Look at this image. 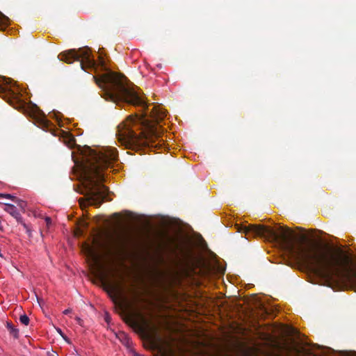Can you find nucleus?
Returning <instances> with one entry per match:
<instances>
[{"label": "nucleus", "mask_w": 356, "mask_h": 356, "mask_svg": "<svg viewBox=\"0 0 356 356\" xmlns=\"http://www.w3.org/2000/svg\"><path fill=\"white\" fill-rule=\"evenodd\" d=\"M240 232L276 242L295 260L312 266L326 281L341 282L356 289V271L348 270L349 257L340 248H319L307 243L305 234H296L287 227L250 225Z\"/></svg>", "instance_id": "f257e3e1"}, {"label": "nucleus", "mask_w": 356, "mask_h": 356, "mask_svg": "<svg viewBox=\"0 0 356 356\" xmlns=\"http://www.w3.org/2000/svg\"><path fill=\"white\" fill-rule=\"evenodd\" d=\"M96 84L102 90V97L116 104L127 103L140 107V113L131 116L118 126L117 136L119 141L127 147L155 146V139L161 134L156 124L166 116L165 111L154 106L149 110V104L134 89L126 84V78L112 71L93 76Z\"/></svg>", "instance_id": "f03ea898"}, {"label": "nucleus", "mask_w": 356, "mask_h": 356, "mask_svg": "<svg viewBox=\"0 0 356 356\" xmlns=\"http://www.w3.org/2000/svg\"><path fill=\"white\" fill-rule=\"evenodd\" d=\"M84 156L81 175L84 195L90 204L99 207L104 201L111 200L108 198V188L102 184L104 179L102 170L118 160V152L109 147L99 151L88 147Z\"/></svg>", "instance_id": "7ed1b4c3"}, {"label": "nucleus", "mask_w": 356, "mask_h": 356, "mask_svg": "<svg viewBox=\"0 0 356 356\" xmlns=\"http://www.w3.org/2000/svg\"><path fill=\"white\" fill-rule=\"evenodd\" d=\"M58 58L67 63H72L77 60L80 62L81 69L86 72L94 70L96 72L97 64L91 55L90 49L88 47L72 49L60 53Z\"/></svg>", "instance_id": "20e7f679"}, {"label": "nucleus", "mask_w": 356, "mask_h": 356, "mask_svg": "<svg viewBox=\"0 0 356 356\" xmlns=\"http://www.w3.org/2000/svg\"><path fill=\"white\" fill-rule=\"evenodd\" d=\"M99 277L113 301L118 302L119 299H124V301H127L124 297V290L120 283L109 281L104 273H101Z\"/></svg>", "instance_id": "39448f33"}, {"label": "nucleus", "mask_w": 356, "mask_h": 356, "mask_svg": "<svg viewBox=\"0 0 356 356\" xmlns=\"http://www.w3.org/2000/svg\"><path fill=\"white\" fill-rule=\"evenodd\" d=\"M138 317L139 319H138L134 315L129 314L126 315L124 321L127 323H129L133 327L138 330L139 332L142 334H148L152 330L149 323L143 316L138 315Z\"/></svg>", "instance_id": "423d86ee"}, {"label": "nucleus", "mask_w": 356, "mask_h": 356, "mask_svg": "<svg viewBox=\"0 0 356 356\" xmlns=\"http://www.w3.org/2000/svg\"><path fill=\"white\" fill-rule=\"evenodd\" d=\"M0 93H8L13 97L17 95L16 92L11 88L10 79L0 76Z\"/></svg>", "instance_id": "0eeeda50"}, {"label": "nucleus", "mask_w": 356, "mask_h": 356, "mask_svg": "<svg viewBox=\"0 0 356 356\" xmlns=\"http://www.w3.org/2000/svg\"><path fill=\"white\" fill-rule=\"evenodd\" d=\"M5 208L4 211L10 214L13 217H14L17 221H20L22 220V216L20 213L18 212L17 208L10 204H4Z\"/></svg>", "instance_id": "6e6552de"}, {"label": "nucleus", "mask_w": 356, "mask_h": 356, "mask_svg": "<svg viewBox=\"0 0 356 356\" xmlns=\"http://www.w3.org/2000/svg\"><path fill=\"white\" fill-rule=\"evenodd\" d=\"M6 327L9 330L10 334L15 339L19 337V330L14 327L11 323L7 322Z\"/></svg>", "instance_id": "1a4fd4ad"}, {"label": "nucleus", "mask_w": 356, "mask_h": 356, "mask_svg": "<svg viewBox=\"0 0 356 356\" xmlns=\"http://www.w3.org/2000/svg\"><path fill=\"white\" fill-rule=\"evenodd\" d=\"M9 19L0 12V29H3L8 23Z\"/></svg>", "instance_id": "9d476101"}, {"label": "nucleus", "mask_w": 356, "mask_h": 356, "mask_svg": "<svg viewBox=\"0 0 356 356\" xmlns=\"http://www.w3.org/2000/svg\"><path fill=\"white\" fill-rule=\"evenodd\" d=\"M19 319L22 324L27 325L29 323V318L26 314L21 315Z\"/></svg>", "instance_id": "9b49d317"}, {"label": "nucleus", "mask_w": 356, "mask_h": 356, "mask_svg": "<svg viewBox=\"0 0 356 356\" xmlns=\"http://www.w3.org/2000/svg\"><path fill=\"white\" fill-rule=\"evenodd\" d=\"M13 201H15L17 204L18 207H19L22 209L24 210V207L26 205V203L24 201L19 200L17 197Z\"/></svg>", "instance_id": "f8f14e48"}, {"label": "nucleus", "mask_w": 356, "mask_h": 356, "mask_svg": "<svg viewBox=\"0 0 356 356\" xmlns=\"http://www.w3.org/2000/svg\"><path fill=\"white\" fill-rule=\"evenodd\" d=\"M40 124L42 126V127H48L50 122L49 121L45 118L44 116H43L41 119H40Z\"/></svg>", "instance_id": "ddd939ff"}, {"label": "nucleus", "mask_w": 356, "mask_h": 356, "mask_svg": "<svg viewBox=\"0 0 356 356\" xmlns=\"http://www.w3.org/2000/svg\"><path fill=\"white\" fill-rule=\"evenodd\" d=\"M0 197H5V198L10 199L12 200H14L16 199V197L10 195V194H5V193H0Z\"/></svg>", "instance_id": "4468645a"}, {"label": "nucleus", "mask_w": 356, "mask_h": 356, "mask_svg": "<svg viewBox=\"0 0 356 356\" xmlns=\"http://www.w3.org/2000/svg\"><path fill=\"white\" fill-rule=\"evenodd\" d=\"M86 251L88 252V253L91 255V256H94L95 257V251L93 250V248L89 245H87L86 247Z\"/></svg>", "instance_id": "2eb2a0df"}, {"label": "nucleus", "mask_w": 356, "mask_h": 356, "mask_svg": "<svg viewBox=\"0 0 356 356\" xmlns=\"http://www.w3.org/2000/svg\"><path fill=\"white\" fill-rule=\"evenodd\" d=\"M75 319H76V321L77 323H78L79 325H81V326H82V325H83V320H82L81 318H80L79 317L76 316V317L75 318Z\"/></svg>", "instance_id": "dca6fc26"}, {"label": "nucleus", "mask_w": 356, "mask_h": 356, "mask_svg": "<svg viewBox=\"0 0 356 356\" xmlns=\"http://www.w3.org/2000/svg\"><path fill=\"white\" fill-rule=\"evenodd\" d=\"M71 312H72V309H70V308L63 311V314H65V315H67V314H70Z\"/></svg>", "instance_id": "f3484780"}, {"label": "nucleus", "mask_w": 356, "mask_h": 356, "mask_svg": "<svg viewBox=\"0 0 356 356\" xmlns=\"http://www.w3.org/2000/svg\"><path fill=\"white\" fill-rule=\"evenodd\" d=\"M62 337H63V338L65 339V341H67L68 343H70V342L69 339H68V338H67L65 334H63V335L62 336Z\"/></svg>", "instance_id": "a211bd4d"}, {"label": "nucleus", "mask_w": 356, "mask_h": 356, "mask_svg": "<svg viewBox=\"0 0 356 356\" xmlns=\"http://www.w3.org/2000/svg\"><path fill=\"white\" fill-rule=\"evenodd\" d=\"M45 220H46V222H47V225H49V224H50V223H51V218H50L47 217V218H45Z\"/></svg>", "instance_id": "6ab92c4d"}, {"label": "nucleus", "mask_w": 356, "mask_h": 356, "mask_svg": "<svg viewBox=\"0 0 356 356\" xmlns=\"http://www.w3.org/2000/svg\"><path fill=\"white\" fill-rule=\"evenodd\" d=\"M57 331H58V332L61 336H63V332L61 331V330H60V329H58V330H57Z\"/></svg>", "instance_id": "aec40b11"}, {"label": "nucleus", "mask_w": 356, "mask_h": 356, "mask_svg": "<svg viewBox=\"0 0 356 356\" xmlns=\"http://www.w3.org/2000/svg\"><path fill=\"white\" fill-rule=\"evenodd\" d=\"M56 355H57V354H56V353H53L51 355V356H56Z\"/></svg>", "instance_id": "412c9836"}, {"label": "nucleus", "mask_w": 356, "mask_h": 356, "mask_svg": "<svg viewBox=\"0 0 356 356\" xmlns=\"http://www.w3.org/2000/svg\"><path fill=\"white\" fill-rule=\"evenodd\" d=\"M101 65H102V67H104V61L103 60L101 61Z\"/></svg>", "instance_id": "4be33fe9"}, {"label": "nucleus", "mask_w": 356, "mask_h": 356, "mask_svg": "<svg viewBox=\"0 0 356 356\" xmlns=\"http://www.w3.org/2000/svg\"><path fill=\"white\" fill-rule=\"evenodd\" d=\"M134 300L136 299V295L135 293L134 295Z\"/></svg>", "instance_id": "5701e85b"}, {"label": "nucleus", "mask_w": 356, "mask_h": 356, "mask_svg": "<svg viewBox=\"0 0 356 356\" xmlns=\"http://www.w3.org/2000/svg\"><path fill=\"white\" fill-rule=\"evenodd\" d=\"M105 319H106V321L107 322H108V316H106Z\"/></svg>", "instance_id": "b1692460"}]
</instances>
